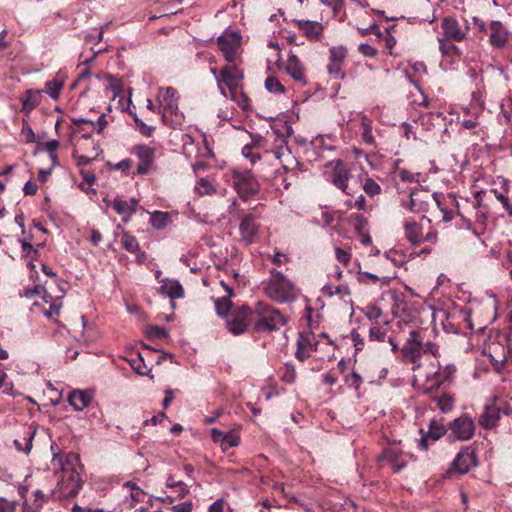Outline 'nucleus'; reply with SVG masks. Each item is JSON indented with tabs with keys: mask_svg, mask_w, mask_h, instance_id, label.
<instances>
[{
	"mask_svg": "<svg viewBox=\"0 0 512 512\" xmlns=\"http://www.w3.org/2000/svg\"><path fill=\"white\" fill-rule=\"evenodd\" d=\"M253 328L256 332L274 331L286 324L287 319L278 309H275L264 302H257L254 309H251Z\"/></svg>",
	"mask_w": 512,
	"mask_h": 512,
	"instance_id": "1",
	"label": "nucleus"
},
{
	"mask_svg": "<svg viewBox=\"0 0 512 512\" xmlns=\"http://www.w3.org/2000/svg\"><path fill=\"white\" fill-rule=\"evenodd\" d=\"M267 297L278 303H286L294 299V284L280 271H270V277L263 283Z\"/></svg>",
	"mask_w": 512,
	"mask_h": 512,
	"instance_id": "2",
	"label": "nucleus"
},
{
	"mask_svg": "<svg viewBox=\"0 0 512 512\" xmlns=\"http://www.w3.org/2000/svg\"><path fill=\"white\" fill-rule=\"evenodd\" d=\"M404 231L406 239L414 246L424 242L434 245L438 239L437 232L431 226L429 220H426L425 224L422 222L406 221Z\"/></svg>",
	"mask_w": 512,
	"mask_h": 512,
	"instance_id": "3",
	"label": "nucleus"
},
{
	"mask_svg": "<svg viewBox=\"0 0 512 512\" xmlns=\"http://www.w3.org/2000/svg\"><path fill=\"white\" fill-rule=\"evenodd\" d=\"M274 148L271 151H265V155L273 154L274 158L279 161L283 169L292 170L297 167L298 161L292 154L286 137L278 130L273 129Z\"/></svg>",
	"mask_w": 512,
	"mask_h": 512,
	"instance_id": "4",
	"label": "nucleus"
},
{
	"mask_svg": "<svg viewBox=\"0 0 512 512\" xmlns=\"http://www.w3.org/2000/svg\"><path fill=\"white\" fill-rule=\"evenodd\" d=\"M243 77L244 74L242 70H240L236 65L229 63L224 66L220 70L218 77V89L221 95L227 97L226 90L223 87V85H225L230 91L232 100H236V92Z\"/></svg>",
	"mask_w": 512,
	"mask_h": 512,
	"instance_id": "5",
	"label": "nucleus"
},
{
	"mask_svg": "<svg viewBox=\"0 0 512 512\" xmlns=\"http://www.w3.org/2000/svg\"><path fill=\"white\" fill-rule=\"evenodd\" d=\"M423 337L418 330H411L409 337L404 343L401 353L403 359L414 365L413 370L421 366L420 360L422 357Z\"/></svg>",
	"mask_w": 512,
	"mask_h": 512,
	"instance_id": "6",
	"label": "nucleus"
},
{
	"mask_svg": "<svg viewBox=\"0 0 512 512\" xmlns=\"http://www.w3.org/2000/svg\"><path fill=\"white\" fill-rule=\"evenodd\" d=\"M217 43L228 63H234L241 45V35L234 31H226L217 38Z\"/></svg>",
	"mask_w": 512,
	"mask_h": 512,
	"instance_id": "7",
	"label": "nucleus"
},
{
	"mask_svg": "<svg viewBox=\"0 0 512 512\" xmlns=\"http://www.w3.org/2000/svg\"><path fill=\"white\" fill-rule=\"evenodd\" d=\"M455 373L456 367L454 364L441 365L439 363L437 371L427 378L423 387V393H433L446 382H451Z\"/></svg>",
	"mask_w": 512,
	"mask_h": 512,
	"instance_id": "8",
	"label": "nucleus"
},
{
	"mask_svg": "<svg viewBox=\"0 0 512 512\" xmlns=\"http://www.w3.org/2000/svg\"><path fill=\"white\" fill-rule=\"evenodd\" d=\"M233 183L240 198L247 200L259 191V184L250 172H235Z\"/></svg>",
	"mask_w": 512,
	"mask_h": 512,
	"instance_id": "9",
	"label": "nucleus"
},
{
	"mask_svg": "<svg viewBox=\"0 0 512 512\" xmlns=\"http://www.w3.org/2000/svg\"><path fill=\"white\" fill-rule=\"evenodd\" d=\"M433 199L440 206L439 194H430L425 190H416L410 193V199L404 207L413 213H420L428 210L429 200Z\"/></svg>",
	"mask_w": 512,
	"mask_h": 512,
	"instance_id": "10",
	"label": "nucleus"
},
{
	"mask_svg": "<svg viewBox=\"0 0 512 512\" xmlns=\"http://www.w3.org/2000/svg\"><path fill=\"white\" fill-rule=\"evenodd\" d=\"M251 316V308L242 306L233 315V318L227 321L228 330L234 335L243 334L249 325H253Z\"/></svg>",
	"mask_w": 512,
	"mask_h": 512,
	"instance_id": "11",
	"label": "nucleus"
},
{
	"mask_svg": "<svg viewBox=\"0 0 512 512\" xmlns=\"http://www.w3.org/2000/svg\"><path fill=\"white\" fill-rule=\"evenodd\" d=\"M23 297L32 299L36 295L41 296L45 302L50 303V311L47 313L48 316L57 315L61 308V303L57 301L60 300L64 296V291L60 289V294L55 296V301L52 302L53 296L49 294L46 289L40 285H36L34 288H26L24 292L21 294Z\"/></svg>",
	"mask_w": 512,
	"mask_h": 512,
	"instance_id": "12",
	"label": "nucleus"
},
{
	"mask_svg": "<svg viewBox=\"0 0 512 512\" xmlns=\"http://www.w3.org/2000/svg\"><path fill=\"white\" fill-rule=\"evenodd\" d=\"M441 28L443 30V37L457 42L465 40L469 31L468 25L462 27L457 19L452 16L443 18Z\"/></svg>",
	"mask_w": 512,
	"mask_h": 512,
	"instance_id": "13",
	"label": "nucleus"
},
{
	"mask_svg": "<svg viewBox=\"0 0 512 512\" xmlns=\"http://www.w3.org/2000/svg\"><path fill=\"white\" fill-rule=\"evenodd\" d=\"M133 153L137 156V158L140 161L136 170L137 174L146 175L153 165L155 158V149L148 145H136L133 148Z\"/></svg>",
	"mask_w": 512,
	"mask_h": 512,
	"instance_id": "14",
	"label": "nucleus"
},
{
	"mask_svg": "<svg viewBox=\"0 0 512 512\" xmlns=\"http://www.w3.org/2000/svg\"><path fill=\"white\" fill-rule=\"evenodd\" d=\"M318 341L313 333H300L297 339V350L295 357L297 360L304 362L313 351L317 350Z\"/></svg>",
	"mask_w": 512,
	"mask_h": 512,
	"instance_id": "15",
	"label": "nucleus"
},
{
	"mask_svg": "<svg viewBox=\"0 0 512 512\" xmlns=\"http://www.w3.org/2000/svg\"><path fill=\"white\" fill-rule=\"evenodd\" d=\"M453 435L462 441L469 440L473 437L475 431V425L472 418L467 415H463L456 418L450 426Z\"/></svg>",
	"mask_w": 512,
	"mask_h": 512,
	"instance_id": "16",
	"label": "nucleus"
},
{
	"mask_svg": "<svg viewBox=\"0 0 512 512\" xmlns=\"http://www.w3.org/2000/svg\"><path fill=\"white\" fill-rule=\"evenodd\" d=\"M476 464V456L473 450L466 448L457 454L448 472L465 474L470 470L472 466H476Z\"/></svg>",
	"mask_w": 512,
	"mask_h": 512,
	"instance_id": "17",
	"label": "nucleus"
},
{
	"mask_svg": "<svg viewBox=\"0 0 512 512\" xmlns=\"http://www.w3.org/2000/svg\"><path fill=\"white\" fill-rule=\"evenodd\" d=\"M351 177L350 170L346 163L341 160L334 162L333 171L331 174V182L344 193L350 195L348 191V181Z\"/></svg>",
	"mask_w": 512,
	"mask_h": 512,
	"instance_id": "18",
	"label": "nucleus"
},
{
	"mask_svg": "<svg viewBox=\"0 0 512 512\" xmlns=\"http://www.w3.org/2000/svg\"><path fill=\"white\" fill-rule=\"evenodd\" d=\"M489 43L493 48L502 49L506 46L510 33L500 21H491L489 26Z\"/></svg>",
	"mask_w": 512,
	"mask_h": 512,
	"instance_id": "19",
	"label": "nucleus"
},
{
	"mask_svg": "<svg viewBox=\"0 0 512 512\" xmlns=\"http://www.w3.org/2000/svg\"><path fill=\"white\" fill-rule=\"evenodd\" d=\"M347 56V49L343 46L332 47L329 50V64L327 71L330 75L339 77L344 61Z\"/></svg>",
	"mask_w": 512,
	"mask_h": 512,
	"instance_id": "20",
	"label": "nucleus"
},
{
	"mask_svg": "<svg viewBox=\"0 0 512 512\" xmlns=\"http://www.w3.org/2000/svg\"><path fill=\"white\" fill-rule=\"evenodd\" d=\"M239 230L241 238L246 244L255 242L259 231V225L256 223L255 216L252 214L245 215L240 222Z\"/></svg>",
	"mask_w": 512,
	"mask_h": 512,
	"instance_id": "21",
	"label": "nucleus"
},
{
	"mask_svg": "<svg viewBox=\"0 0 512 512\" xmlns=\"http://www.w3.org/2000/svg\"><path fill=\"white\" fill-rule=\"evenodd\" d=\"M157 98L165 112H170L171 114L177 113L178 93L173 87L159 89Z\"/></svg>",
	"mask_w": 512,
	"mask_h": 512,
	"instance_id": "22",
	"label": "nucleus"
},
{
	"mask_svg": "<svg viewBox=\"0 0 512 512\" xmlns=\"http://www.w3.org/2000/svg\"><path fill=\"white\" fill-rule=\"evenodd\" d=\"M407 457L404 452L398 448H387L382 452L381 459L387 461L394 472H400L407 465Z\"/></svg>",
	"mask_w": 512,
	"mask_h": 512,
	"instance_id": "23",
	"label": "nucleus"
},
{
	"mask_svg": "<svg viewBox=\"0 0 512 512\" xmlns=\"http://www.w3.org/2000/svg\"><path fill=\"white\" fill-rule=\"evenodd\" d=\"M500 408L495 403H487L483 413L479 417V424L484 429L494 428L500 419Z\"/></svg>",
	"mask_w": 512,
	"mask_h": 512,
	"instance_id": "24",
	"label": "nucleus"
},
{
	"mask_svg": "<svg viewBox=\"0 0 512 512\" xmlns=\"http://www.w3.org/2000/svg\"><path fill=\"white\" fill-rule=\"evenodd\" d=\"M93 393L89 390H74L68 396L70 405L77 411H82L91 403Z\"/></svg>",
	"mask_w": 512,
	"mask_h": 512,
	"instance_id": "25",
	"label": "nucleus"
},
{
	"mask_svg": "<svg viewBox=\"0 0 512 512\" xmlns=\"http://www.w3.org/2000/svg\"><path fill=\"white\" fill-rule=\"evenodd\" d=\"M137 203L138 201L136 199H131L129 202L120 199L108 201V204L112 206L119 215L123 216L124 221H128L135 213Z\"/></svg>",
	"mask_w": 512,
	"mask_h": 512,
	"instance_id": "26",
	"label": "nucleus"
},
{
	"mask_svg": "<svg viewBox=\"0 0 512 512\" xmlns=\"http://www.w3.org/2000/svg\"><path fill=\"white\" fill-rule=\"evenodd\" d=\"M298 28L310 39L318 40L324 30L323 25L318 21L295 20Z\"/></svg>",
	"mask_w": 512,
	"mask_h": 512,
	"instance_id": "27",
	"label": "nucleus"
},
{
	"mask_svg": "<svg viewBox=\"0 0 512 512\" xmlns=\"http://www.w3.org/2000/svg\"><path fill=\"white\" fill-rule=\"evenodd\" d=\"M509 184L507 180H504L501 190L491 189L490 193L501 203L503 209L506 211L509 217H512V197L509 195Z\"/></svg>",
	"mask_w": 512,
	"mask_h": 512,
	"instance_id": "28",
	"label": "nucleus"
},
{
	"mask_svg": "<svg viewBox=\"0 0 512 512\" xmlns=\"http://www.w3.org/2000/svg\"><path fill=\"white\" fill-rule=\"evenodd\" d=\"M41 93V90L33 89H29L25 92V94L21 98L22 111L25 114H29L33 109H35L40 104Z\"/></svg>",
	"mask_w": 512,
	"mask_h": 512,
	"instance_id": "29",
	"label": "nucleus"
},
{
	"mask_svg": "<svg viewBox=\"0 0 512 512\" xmlns=\"http://www.w3.org/2000/svg\"><path fill=\"white\" fill-rule=\"evenodd\" d=\"M286 72L289 76H291L295 81L305 83V74L303 67L300 63L299 58L292 54L288 57Z\"/></svg>",
	"mask_w": 512,
	"mask_h": 512,
	"instance_id": "30",
	"label": "nucleus"
},
{
	"mask_svg": "<svg viewBox=\"0 0 512 512\" xmlns=\"http://www.w3.org/2000/svg\"><path fill=\"white\" fill-rule=\"evenodd\" d=\"M431 399V401L436 403V406L444 413H447L453 409L454 406V398L452 395L443 393L438 394L437 390L433 393H425Z\"/></svg>",
	"mask_w": 512,
	"mask_h": 512,
	"instance_id": "31",
	"label": "nucleus"
},
{
	"mask_svg": "<svg viewBox=\"0 0 512 512\" xmlns=\"http://www.w3.org/2000/svg\"><path fill=\"white\" fill-rule=\"evenodd\" d=\"M160 292L171 299L181 298L184 296V289L177 280H166L160 286Z\"/></svg>",
	"mask_w": 512,
	"mask_h": 512,
	"instance_id": "32",
	"label": "nucleus"
},
{
	"mask_svg": "<svg viewBox=\"0 0 512 512\" xmlns=\"http://www.w3.org/2000/svg\"><path fill=\"white\" fill-rule=\"evenodd\" d=\"M34 499L32 501H25L24 502V511L25 512H40L42 509L44 503L47 500L46 495L44 493L37 489L33 492Z\"/></svg>",
	"mask_w": 512,
	"mask_h": 512,
	"instance_id": "33",
	"label": "nucleus"
},
{
	"mask_svg": "<svg viewBox=\"0 0 512 512\" xmlns=\"http://www.w3.org/2000/svg\"><path fill=\"white\" fill-rule=\"evenodd\" d=\"M439 50L443 55L446 56H460L461 50L454 44V40L447 39L445 37L438 38Z\"/></svg>",
	"mask_w": 512,
	"mask_h": 512,
	"instance_id": "34",
	"label": "nucleus"
},
{
	"mask_svg": "<svg viewBox=\"0 0 512 512\" xmlns=\"http://www.w3.org/2000/svg\"><path fill=\"white\" fill-rule=\"evenodd\" d=\"M63 86H64L63 79L56 77V78L46 82L43 92H45L52 99L55 100V99H58Z\"/></svg>",
	"mask_w": 512,
	"mask_h": 512,
	"instance_id": "35",
	"label": "nucleus"
},
{
	"mask_svg": "<svg viewBox=\"0 0 512 512\" xmlns=\"http://www.w3.org/2000/svg\"><path fill=\"white\" fill-rule=\"evenodd\" d=\"M22 252L24 253L25 257H28L31 259L29 262V267L31 269L35 268V265L33 264V261L36 260L39 257V251L38 247L41 246V244H38L36 247L29 243L28 240H20Z\"/></svg>",
	"mask_w": 512,
	"mask_h": 512,
	"instance_id": "36",
	"label": "nucleus"
},
{
	"mask_svg": "<svg viewBox=\"0 0 512 512\" xmlns=\"http://www.w3.org/2000/svg\"><path fill=\"white\" fill-rule=\"evenodd\" d=\"M362 139L369 145H375V138L372 134V121L367 116L361 118Z\"/></svg>",
	"mask_w": 512,
	"mask_h": 512,
	"instance_id": "37",
	"label": "nucleus"
},
{
	"mask_svg": "<svg viewBox=\"0 0 512 512\" xmlns=\"http://www.w3.org/2000/svg\"><path fill=\"white\" fill-rule=\"evenodd\" d=\"M131 368L139 375H148L151 371L150 368L144 362V359L140 353H138L134 358L129 360Z\"/></svg>",
	"mask_w": 512,
	"mask_h": 512,
	"instance_id": "38",
	"label": "nucleus"
},
{
	"mask_svg": "<svg viewBox=\"0 0 512 512\" xmlns=\"http://www.w3.org/2000/svg\"><path fill=\"white\" fill-rule=\"evenodd\" d=\"M121 245L123 249L130 253H136V251H138L139 248V243L136 237L128 232H123L121 237Z\"/></svg>",
	"mask_w": 512,
	"mask_h": 512,
	"instance_id": "39",
	"label": "nucleus"
},
{
	"mask_svg": "<svg viewBox=\"0 0 512 512\" xmlns=\"http://www.w3.org/2000/svg\"><path fill=\"white\" fill-rule=\"evenodd\" d=\"M34 435H35V431H32V432L28 431L22 439L23 443L18 439L14 440L16 449L18 451L29 453L32 449V441H33Z\"/></svg>",
	"mask_w": 512,
	"mask_h": 512,
	"instance_id": "40",
	"label": "nucleus"
},
{
	"mask_svg": "<svg viewBox=\"0 0 512 512\" xmlns=\"http://www.w3.org/2000/svg\"><path fill=\"white\" fill-rule=\"evenodd\" d=\"M93 149L95 151V154L93 156L78 155L76 151L73 152V157L76 160L77 166H86L98 157L99 153L101 152L99 145L94 144Z\"/></svg>",
	"mask_w": 512,
	"mask_h": 512,
	"instance_id": "41",
	"label": "nucleus"
},
{
	"mask_svg": "<svg viewBox=\"0 0 512 512\" xmlns=\"http://www.w3.org/2000/svg\"><path fill=\"white\" fill-rule=\"evenodd\" d=\"M446 433V428L442 423L432 420L429 426L427 437L432 440H438Z\"/></svg>",
	"mask_w": 512,
	"mask_h": 512,
	"instance_id": "42",
	"label": "nucleus"
},
{
	"mask_svg": "<svg viewBox=\"0 0 512 512\" xmlns=\"http://www.w3.org/2000/svg\"><path fill=\"white\" fill-rule=\"evenodd\" d=\"M166 487L174 489L178 497H184L189 493L188 486L182 481H174L171 476L167 479Z\"/></svg>",
	"mask_w": 512,
	"mask_h": 512,
	"instance_id": "43",
	"label": "nucleus"
},
{
	"mask_svg": "<svg viewBox=\"0 0 512 512\" xmlns=\"http://www.w3.org/2000/svg\"><path fill=\"white\" fill-rule=\"evenodd\" d=\"M232 307L229 297H221L215 300V309L219 316H226Z\"/></svg>",
	"mask_w": 512,
	"mask_h": 512,
	"instance_id": "44",
	"label": "nucleus"
},
{
	"mask_svg": "<svg viewBox=\"0 0 512 512\" xmlns=\"http://www.w3.org/2000/svg\"><path fill=\"white\" fill-rule=\"evenodd\" d=\"M386 338H387V333L380 326L374 325V326L370 327L369 332H368L369 341L385 342Z\"/></svg>",
	"mask_w": 512,
	"mask_h": 512,
	"instance_id": "45",
	"label": "nucleus"
},
{
	"mask_svg": "<svg viewBox=\"0 0 512 512\" xmlns=\"http://www.w3.org/2000/svg\"><path fill=\"white\" fill-rule=\"evenodd\" d=\"M265 88L270 93H284L285 92L284 86L281 84V82L278 80V78H276L274 76H269L266 78Z\"/></svg>",
	"mask_w": 512,
	"mask_h": 512,
	"instance_id": "46",
	"label": "nucleus"
},
{
	"mask_svg": "<svg viewBox=\"0 0 512 512\" xmlns=\"http://www.w3.org/2000/svg\"><path fill=\"white\" fill-rule=\"evenodd\" d=\"M169 217L165 212H155L151 216V225L156 229H163L168 224Z\"/></svg>",
	"mask_w": 512,
	"mask_h": 512,
	"instance_id": "47",
	"label": "nucleus"
},
{
	"mask_svg": "<svg viewBox=\"0 0 512 512\" xmlns=\"http://www.w3.org/2000/svg\"><path fill=\"white\" fill-rule=\"evenodd\" d=\"M195 190L201 196L210 195L215 192V188L213 187V185L205 178H200L197 181Z\"/></svg>",
	"mask_w": 512,
	"mask_h": 512,
	"instance_id": "48",
	"label": "nucleus"
},
{
	"mask_svg": "<svg viewBox=\"0 0 512 512\" xmlns=\"http://www.w3.org/2000/svg\"><path fill=\"white\" fill-rule=\"evenodd\" d=\"M363 190L365 191V193L367 195L373 197V196L378 195L380 193L381 187L373 179L367 178L365 183H364V185H363Z\"/></svg>",
	"mask_w": 512,
	"mask_h": 512,
	"instance_id": "49",
	"label": "nucleus"
},
{
	"mask_svg": "<svg viewBox=\"0 0 512 512\" xmlns=\"http://www.w3.org/2000/svg\"><path fill=\"white\" fill-rule=\"evenodd\" d=\"M365 317L370 321L378 322L379 318L382 316V310L375 305H368L364 310Z\"/></svg>",
	"mask_w": 512,
	"mask_h": 512,
	"instance_id": "50",
	"label": "nucleus"
},
{
	"mask_svg": "<svg viewBox=\"0 0 512 512\" xmlns=\"http://www.w3.org/2000/svg\"><path fill=\"white\" fill-rule=\"evenodd\" d=\"M20 134L26 143H33L35 141V133L26 120H23V127Z\"/></svg>",
	"mask_w": 512,
	"mask_h": 512,
	"instance_id": "51",
	"label": "nucleus"
},
{
	"mask_svg": "<svg viewBox=\"0 0 512 512\" xmlns=\"http://www.w3.org/2000/svg\"><path fill=\"white\" fill-rule=\"evenodd\" d=\"M346 384L355 389H359L362 384V377L357 372L353 371L351 374L346 376Z\"/></svg>",
	"mask_w": 512,
	"mask_h": 512,
	"instance_id": "52",
	"label": "nucleus"
},
{
	"mask_svg": "<svg viewBox=\"0 0 512 512\" xmlns=\"http://www.w3.org/2000/svg\"><path fill=\"white\" fill-rule=\"evenodd\" d=\"M58 147H59V141L56 139L50 140V141L46 142V144H45V149L49 153L50 159L52 160V162L54 164L56 163V159H57V155H56L55 151L58 149Z\"/></svg>",
	"mask_w": 512,
	"mask_h": 512,
	"instance_id": "53",
	"label": "nucleus"
},
{
	"mask_svg": "<svg viewBox=\"0 0 512 512\" xmlns=\"http://www.w3.org/2000/svg\"><path fill=\"white\" fill-rule=\"evenodd\" d=\"M0 512H16V502L0 497Z\"/></svg>",
	"mask_w": 512,
	"mask_h": 512,
	"instance_id": "54",
	"label": "nucleus"
},
{
	"mask_svg": "<svg viewBox=\"0 0 512 512\" xmlns=\"http://www.w3.org/2000/svg\"><path fill=\"white\" fill-rule=\"evenodd\" d=\"M108 122L105 114H102L98 117L97 121L90 122V126L92 129L96 130L98 133H101L104 128L107 126Z\"/></svg>",
	"mask_w": 512,
	"mask_h": 512,
	"instance_id": "55",
	"label": "nucleus"
},
{
	"mask_svg": "<svg viewBox=\"0 0 512 512\" xmlns=\"http://www.w3.org/2000/svg\"><path fill=\"white\" fill-rule=\"evenodd\" d=\"M252 149L253 145L246 144L242 149V154L244 157L249 158L251 163L255 164L261 157L259 154H253Z\"/></svg>",
	"mask_w": 512,
	"mask_h": 512,
	"instance_id": "56",
	"label": "nucleus"
},
{
	"mask_svg": "<svg viewBox=\"0 0 512 512\" xmlns=\"http://www.w3.org/2000/svg\"><path fill=\"white\" fill-rule=\"evenodd\" d=\"M148 334L150 337L154 338H165L167 337L168 332L164 327L152 326L150 327Z\"/></svg>",
	"mask_w": 512,
	"mask_h": 512,
	"instance_id": "57",
	"label": "nucleus"
},
{
	"mask_svg": "<svg viewBox=\"0 0 512 512\" xmlns=\"http://www.w3.org/2000/svg\"><path fill=\"white\" fill-rule=\"evenodd\" d=\"M438 352L439 349L435 343L431 341H423L422 354H431L436 357L438 355Z\"/></svg>",
	"mask_w": 512,
	"mask_h": 512,
	"instance_id": "58",
	"label": "nucleus"
},
{
	"mask_svg": "<svg viewBox=\"0 0 512 512\" xmlns=\"http://www.w3.org/2000/svg\"><path fill=\"white\" fill-rule=\"evenodd\" d=\"M335 256L336 259L344 265H347L351 259V254L349 252L338 247L335 249Z\"/></svg>",
	"mask_w": 512,
	"mask_h": 512,
	"instance_id": "59",
	"label": "nucleus"
},
{
	"mask_svg": "<svg viewBox=\"0 0 512 512\" xmlns=\"http://www.w3.org/2000/svg\"><path fill=\"white\" fill-rule=\"evenodd\" d=\"M238 105L243 109V110H247L249 108V98L248 96L243 93L242 91H238L236 92V100H235Z\"/></svg>",
	"mask_w": 512,
	"mask_h": 512,
	"instance_id": "60",
	"label": "nucleus"
},
{
	"mask_svg": "<svg viewBox=\"0 0 512 512\" xmlns=\"http://www.w3.org/2000/svg\"><path fill=\"white\" fill-rule=\"evenodd\" d=\"M359 52L367 57H374L377 54V50L369 44L361 43L358 48Z\"/></svg>",
	"mask_w": 512,
	"mask_h": 512,
	"instance_id": "61",
	"label": "nucleus"
},
{
	"mask_svg": "<svg viewBox=\"0 0 512 512\" xmlns=\"http://www.w3.org/2000/svg\"><path fill=\"white\" fill-rule=\"evenodd\" d=\"M351 339H352V341L354 343L356 351H360V350L363 349V347H364V339L361 337V335L356 330H353L351 332Z\"/></svg>",
	"mask_w": 512,
	"mask_h": 512,
	"instance_id": "62",
	"label": "nucleus"
},
{
	"mask_svg": "<svg viewBox=\"0 0 512 512\" xmlns=\"http://www.w3.org/2000/svg\"><path fill=\"white\" fill-rule=\"evenodd\" d=\"M193 508L192 502L186 501L171 507L173 512H191Z\"/></svg>",
	"mask_w": 512,
	"mask_h": 512,
	"instance_id": "63",
	"label": "nucleus"
},
{
	"mask_svg": "<svg viewBox=\"0 0 512 512\" xmlns=\"http://www.w3.org/2000/svg\"><path fill=\"white\" fill-rule=\"evenodd\" d=\"M324 5L332 8L333 12L338 13L343 7V0H320Z\"/></svg>",
	"mask_w": 512,
	"mask_h": 512,
	"instance_id": "64",
	"label": "nucleus"
}]
</instances>
